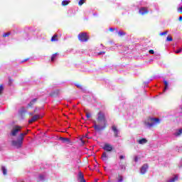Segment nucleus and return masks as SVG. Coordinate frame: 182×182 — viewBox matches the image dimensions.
Here are the masks:
<instances>
[{
  "label": "nucleus",
  "mask_w": 182,
  "mask_h": 182,
  "mask_svg": "<svg viewBox=\"0 0 182 182\" xmlns=\"http://www.w3.org/2000/svg\"><path fill=\"white\" fill-rule=\"evenodd\" d=\"M92 123V127L95 129V132H103V130H105L108 126L107 119H106V114H105V112L100 111L97 113V120H94Z\"/></svg>",
  "instance_id": "1"
},
{
  "label": "nucleus",
  "mask_w": 182,
  "mask_h": 182,
  "mask_svg": "<svg viewBox=\"0 0 182 182\" xmlns=\"http://www.w3.org/2000/svg\"><path fill=\"white\" fill-rule=\"evenodd\" d=\"M28 134V132H22L20 133L18 136L17 137V140L11 141V146L15 147V149H21L22 147V144H23V139H25V136Z\"/></svg>",
  "instance_id": "2"
},
{
  "label": "nucleus",
  "mask_w": 182,
  "mask_h": 182,
  "mask_svg": "<svg viewBox=\"0 0 182 182\" xmlns=\"http://www.w3.org/2000/svg\"><path fill=\"white\" fill-rule=\"evenodd\" d=\"M22 130V127L21 126H14L11 132V136L16 137L18 135V133Z\"/></svg>",
  "instance_id": "3"
},
{
  "label": "nucleus",
  "mask_w": 182,
  "mask_h": 182,
  "mask_svg": "<svg viewBox=\"0 0 182 182\" xmlns=\"http://www.w3.org/2000/svg\"><path fill=\"white\" fill-rule=\"evenodd\" d=\"M78 41H80V42H87V41H89L87 33H80L78 34Z\"/></svg>",
  "instance_id": "4"
},
{
  "label": "nucleus",
  "mask_w": 182,
  "mask_h": 182,
  "mask_svg": "<svg viewBox=\"0 0 182 182\" xmlns=\"http://www.w3.org/2000/svg\"><path fill=\"white\" fill-rule=\"evenodd\" d=\"M150 120L152 122H146V126H149V127H153L156 123H159L160 122V119L159 118H151Z\"/></svg>",
  "instance_id": "5"
},
{
  "label": "nucleus",
  "mask_w": 182,
  "mask_h": 182,
  "mask_svg": "<svg viewBox=\"0 0 182 182\" xmlns=\"http://www.w3.org/2000/svg\"><path fill=\"white\" fill-rule=\"evenodd\" d=\"M102 149L105 151H113V146H112L110 144L106 143V144H105Z\"/></svg>",
  "instance_id": "6"
},
{
  "label": "nucleus",
  "mask_w": 182,
  "mask_h": 182,
  "mask_svg": "<svg viewBox=\"0 0 182 182\" xmlns=\"http://www.w3.org/2000/svg\"><path fill=\"white\" fill-rule=\"evenodd\" d=\"M147 170H149V164H145L141 167V174H146Z\"/></svg>",
  "instance_id": "7"
},
{
  "label": "nucleus",
  "mask_w": 182,
  "mask_h": 182,
  "mask_svg": "<svg viewBox=\"0 0 182 182\" xmlns=\"http://www.w3.org/2000/svg\"><path fill=\"white\" fill-rule=\"evenodd\" d=\"M41 117H41V115H34L31 119L28 120V124H31V123H33V122H36V120H38V119H41Z\"/></svg>",
  "instance_id": "8"
},
{
  "label": "nucleus",
  "mask_w": 182,
  "mask_h": 182,
  "mask_svg": "<svg viewBox=\"0 0 182 182\" xmlns=\"http://www.w3.org/2000/svg\"><path fill=\"white\" fill-rule=\"evenodd\" d=\"M139 14L141 15H147V14H149V10L146 7H142L139 9Z\"/></svg>",
  "instance_id": "9"
},
{
  "label": "nucleus",
  "mask_w": 182,
  "mask_h": 182,
  "mask_svg": "<svg viewBox=\"0 0 182 182\" xmlns=\"http://www.w3.org/2000/svg\"><path fill=\"white\" fill-rule=\"evenodd\" d=\"M38 102V98L33 99L27 105V109H29V107H33V105Z\"/></svg>",
  "instance_id": "10"
},
{
  "label": "nucleus",
  "mask_w": 182,
  "mask_h": 182,
  "mask_svg": "<svg viewBox=\"0 0 182 182\" xmlns=\"http://www.w3.org/2000/svg\"><path fill=\"white\" fill-rule=\"evenodd\" d=\"M112 131L114 132V137H119V129L114 125L112 127Z\"/></svg>",
  "instance_id": "11"
},
{
  "label": "nucleus",
  "mask_w": 182,
  "mask_h": 182,
  "mask_svg": "<svg viewBox=\"0 0 182 182\" xmlns=\"http://www.w3.org/2000/svg\"><path fill=\"white\" fill-rule=\"evenodd\" d=\"M78 180L80 182H86V180L85 179V176H83V173H82V172H79L78 173Z\"/></svg>",
  "instance_id": "12"
},
{
  "label": "nucleus",
  "mask_w": 182,
  "mask_h": 182,
  "mask_svg": "<svg viewBox=\"0 0 182 182\" xmlns=\"http://www.w3.org/2000/svg\"><path fill=\"white\" fill-rule=\"evenodd\" d=\"M59 140H60L62 143H68V144H70V139L69 138L60 137Z\"/></svg>",
  "instance_id": "13"
},
{
  "label": "nucleus",
  "mask_w": 182,
  "mask_h": 182,
  "mask_svg": "<svg viewBox=\"0 0 182 182\" xmlns=\"http://www.w3.org/2000/svg\"><path fill=\"white\" fill-rule=\"evenodd\" d=\"M59 95V91L58 90H55L52 92L51 93H50V96L51 97H56V96H58Z\"/></svg>",
  "instance_id": "14"
},
{
  "label": "nucleus",
  "mask_w": 182,
  "mask_h": 182,
  "mask_svg": "<svg viewBox=\"0 0 182 182\" xmlns=\"http://www.w3.org/2000/svg\"><path fill=\"white\" fill-rule=\"evenodd\" d=\"M137 143H139V144H146V143H147V139L142 138L141 139H139Z\"/></svg>",
  "instance_id": "15"
},
{
  "label": "nucleus",
  "mask_w": 182,
  "mask_h": 182,
  "mask_svg": "<svg viewBox=\"0 0 182 182\" xmlns=\"http://www.w3.org/2000/svg\"><path fill=\"white\" fill-rule=\"evenodd\" d=\"M26 112V109H25V107H21V109L19 111V114L21 116H23Z\"/></svg>",
  "instance_id": "16"
},
{
  "label": "nucleus",
  "mask_w": 182,
  "mask_h": 182,
  "mask_svg": "<svg viewBox=\"0 0 182 182\" xmlns=\"http://www.w3.org/2000/svg\"><path fill=\"white\" fill-rule=\"evenodd\" d=\"M119 170H121V171H126V165H124L120 162L119 163Z\"/></svg>",
  "instance_id": "17"
},
{
  "label": "nucleus",
  "mask_w": 182,
  "mask_h": 182,
  "mask_svg": "<svg viewBox=\"0 0 182 182\" xmlns=\"http://www.w3.org/2000/svg\"><path fill=\"white\" fill-rule=\"evenodd\" d=\"M102 159L103 161H107V153L106 152L102 153Z\"/></svg>",
  "instance_id": "18"
},
{
  "label": "nucleus",
  "mask_w": 182,
  "mask_h": 182,
  "mask_svg": "<svg viewBox=\"0 0 182 182\" xmlns=\"http://www.w3.org/2000/svg\"><path fill=\"white\" fill-rule=\"evenodd\" d=\"M70 4V1L64 0V1H62L61 5L63 6H68V5Z\"/></svg>",
  "instance_id": "19"
},
{
  "label": "nucleus",
  "mask_w": 182,
  "mask_h": 182,
  "mask_svg": "<svg viewBox=\"0 0 182 182\" xmlns=\"http://www.w3.org/2000/svg\"><path fill=\"white\" fill-rule=\"evenodd\" d=\"M164 85L165 86L164 92H166V90H167V89H168V82H167V80H164Z\"/></svg>",
  "instance_id": "20"
},
{
  "label": "nucleus",
  "mask_w": 182,
  "mask_h": 182,
  "mask_svg": "<svg viewBox=\"0 0 182 182\" xmlns=\"http://www.w3.org/2000/svg\"><path fill=\"white\" fill-rule=\"evenodd\" d=\"M117 182H123V176L120 174V173H118V176L117 177Z\"/></svg>",
  "instance_id": "21"
},
{
  "label": "nucleus",
  "mask_w": 182,
  "mask_h": 182,
  "mask_svg": "<svg viewBox=\"0 0 182 182\" xmlns=\"http://www.w3.org/2000/svg\"><path fill=\"white\" fill-rule=\"evenodd\" d=\"M38 182H43L45 181V176L43 175H40L38 176V180L37 181Z\"/></svg>",
  "instance_id": "22"
},
{
  "label": "nucleus",
  "mask_w": 182,
  "mask_h": 182,
  "mask_svg": "<svg viewBox=\"0 0 182 182\" xmlns=\"http://www.w3.org/2000/svg\"><path fill=\"white\" fill-rule=\"evenodd\" d=\"M51 42H58V35L55 34L52 38H51Z\"/></svg>",
  "instance_id": "23"
},
{
  "label": "nucleus",
  "mask_w": 182,
  "mask_h": 182,
  "mask_svg": "<svg viewBox=\"0 0 182 182\" xmlns=\"http://www.w3.org/2000/svg\"><path fill=\"white\" fill-rule=\"evenodd\" d=\"M59 53H55L54 54L52 55L51 56V62H55V59H56V56H58Z\"/></svg>",
  "instance_id": "24"
},
{
  "label": "nucleus",
  "mask_w": 182,
  "mask_h": 182,
  "mask_svg": "<svg viewBox=\"0 0 182 182\" xmlns=\"http://www.w3.org/2000/svg\"><path fill=\"white\" fill-rule=\"evenodd\" d=\"M177 180H178V176H175V177L172 178L168 182H174V181H177Z\"/></svg>",
  "instance_id": "25"
},
{
  "label": "nucleus",
  "mask_w": 182,
  "mask_h": 182,
  "mask_svg": "<svg viewBox=\"0 0 182 182\" xmlns=\"http://www.w3.org/2000/svg\"><path fill=\"white\" fill-rule=\"evenodd\" d=\"M1 170L3 171L4 176H6L7 171L6 168H5V166H1Z\"/></svg>",
  "instance_id": "26"
},
{
  "label": "nucleus",
  "mask_w": 182,
  "mask_h": 182,
  "mask_svg": "<svg viewBox=\"0 0 182 182\" xmlns=\"http://www.w3.org/2000/svg\"><path fill=\"white\" fill-rule=\"evenodd\" d=\"M118 35H119V36H124V35H126V33L122 31H119L118 32Z\"/></svg>",
  "instance_id": "27"
},
{
  "label": "nucleus",
  "mask_w": 182,
  "mask_h": 182,
  "mask_svg": "<svg viewBox=\"0 0 182 182\" xmlns=\"http://www.w3.org/2000/svg\"><path fill=\"white\" fill-rule=\"evenodd\" d=\"M4 85H0V95H2V92H4Z\"/></svg>",
  "instance_id": "28"
},
{
  "label": "nucleus",
  "mask_w": 182,
  "mask_h": 182,
  "mask_svg": "<svg viewBox=\"0 0 182 182\" xmlns=\"http://www.w3.org/2000/svg\"><path fill=\"white\" fill-rule=\"evenodd\" d=\"M9 35H11V33L8 32V33H4L3 34V38H8V36H9Z\"/></svg>",
  "instance_id": "29"
},
{
  "label": "nucleus",
  "mask_w": 182,
  "mask_h": 182,
  "mask_svg": "<svg viewBox=\"0 0 182 182\" xmlns=\"http://www.w3.org/2000/svg\"><path fill=\"white\" fill-rule=\"evenodd\" d=\"M85 116L87 119H90V117H92V114H90V112H86Z\"/></svg>",
  "instance_id": "30"
},
{
  "label": "nucleus",
  "mask_w": 182,
  "mask_h": 182,
  "mask_svg": "<svg viewBox=\"0 0 182 182\" xmlns=\"http://www.w3.org/2000/svg\"><path fill=\"white\" fill-rule=\"evenodd\" d=\"M182 133V129H179L178 132L175 134V136H180Z\"/></svg>",
  "instance_id": "31"
},
{
  "label": "nucleus",
  "mask_w": 182,
  "mask_h": 182,
  "mask_svg": "<svg viewBox=\"0 0 182 182\" xmlns=\"http://www.w3.org/2000/svg\"><path fill=\"white\" fill-rule=\"evenodd\" d=\"M166 41H167V42H171V41H173V38L171 37V36H168V37L166 38Z\"/></svg>",
  "instance_id": "32"
},
{
  "label": "nucleus",
  "mask_w": 182,
  "mask_h": 182,
  "mask_svg": "<svg viewBox=\"0 0 182 182\" xmlns=\"http://www.w3.org/2000/svg\"><path fill=\"white\" fill-rule=\"evenodd\" d=\"M168 33V31H166L164 32L161 33L159 35L160 36H164V35H167Z\"/></svg>",
  "instance_id": "33"
},
{
  "label": "nucleus",
  "mask_w": 182,
  "mask_h": 182,
  "mask_svg": "<svg viewBox=\"0 0 182 182\" xmlns=\"http://www.w3.org/2000/svg\"><path fill=\"white\" fill-rule=\"evenodd\" d=\"M83 4H85V0H80V1L78 2V5H80V6H82Z\"/></svg>",
  "instance_id": "34"
},
{
  "label": "nucleus",
  "mask_w": 182,
  "mask_h": 182,
  "mask_svg": "<svg viewBox=\"0 0 182 182\" xmlns=\"http://www.w3.org/2000/svg\"><path fill=\"white\" fill-rule=\"evenodd\" d=\"M75 86L78 87V89H83V87L80 84H76Z\"/></svg>",
  "instance_id": "35"
},
{
  "label": "nucleus",
  "mask_w": 182,
  "mask_h": 182,
  "mask_svg": "<svg viewBox=\"0 0 182 182\" xmlns=\"http://www.w3.org/2000/svg\"><path fill=\"white\" fill-rule=\"evenodd\" d=\"M124 159H126V156H124V155L119 156V160H124Z\"/></svg>",
  "instance_id": "36"
},
{
  "label": "nucleus",
  "mask_w": 182,
  "mask_h": 182,
  "mask_svg": "<svg viewBox=\"0 0 182 182\" xmlns=\"http://www.w3.org/2000/svg\"><path fill=\"white\" fill-rule=\"evenodd\" d=\"M149 53L151 54V55H154V50H149Z\"/></svg>",
  "instance_id": "37"
},
{
  "label": "nucleus",
  "mask_w": 182,
  "mask_h": 182,
  "mask_svg": "<svg viewBox=\"0 0 182 182\" xmlns=\"http://www.w3.org/2000/svg\"><path fill=\"white\" fill-rule=\"evenodd\" d=\"M105 53H106V51H102V52L98 53V55H105Z\"/></svg>",
  "instance_id": "38"
},
{
  "label": "nucleus",
  "mask_w": 182,
  "mask_h": 182,
  "mask_svg": "<svg viewBox=\"0 0 182 182\" xmlns=\"http://www.w3.org/2000/svg\"><path fill=\"white\" fill-rule=\"evenodd\" d=\"M109 31H110V32H113V31H117V28H110Z\"/></svg>",
  "instance_id": "39"
},
{
  "label": "nucleus",
  "mask_w": 182,
  "mask_h": 182,
  "mask_svg": "<svg viewBox=\"0 0 182 182\" xmlns=\"http://www.w3.org/2000/svg\"><path fill=\"white\" fill-rule=\"evenodd\" d=\"M182 51V48H180L176 51V53H180Z\"/></svg>",
  "instance_id": "40"
},
{
  "label": "nucleus",
  "mask_w": 182,
  "mask_h": 182,
  "mask_svg": "<svg viewBox=\"0 0 182 182\" xmlns=\"http://www.w3.org/2000/svg\"><path fill=\"white\" fill-rule=\"evenodd\" d=\"M27 60H29V58H26L23 60L21 61V63H23V62H27Z\"/></svg>",
  "instance_id": "41"
},
{
  "label": "nucleus",
  "mask_w": 182,
  "mask_h": 182,
  "mask_svg": "<svg viewBox=\"0 0 182 182\" xmlns=\"http://www.w3.org/2000/svg\"><path fill=\"white\" fill-rule=\"evenodd\" d=\"M134 161H135L136 163H137V161H139V157L135 156V157H134Z\"/></svg>",
  "instance_id": "42"
},
{
  "label": "nucleus",
  "mask_w": 182,
  "mask_h": 182,
  "mask_svg": "<svg viewBox=\"0 0 182 182\" xmlns=\"http://www.w3.org/2000/svg\"><path fill=\"white\" fill-rule=\"evenodd\" d=\"M11 83H12V80H11V78L9 79V84L11 85Z\"/></svg>",
  "instance_id": "43"
},
{
  "label": "nucleus",
  "mask_w": 182,
  "mask_h": 182,
  "mask_svg": "<svg viewBox=\"0 0 182 182\" xmlns=\"http://www.w3.org/2000/svg\"><path fill=\"white\" fill-rule=\"evenodd\" d=\"M28 114H29V116H33V113H32V112H29Z\"/></svg>",
  "instance_id": "44"
},
{
  "label": "nucleus",
  "mask_w": 182,
  "mask_h": 182,
  "mask_svg": "<svg viewBox=\"0 0 182 182\" xmlns=\"http://www.w3.org/2000/svg\"><path fill=\"white\" fill-rule=\"evenodd\" d=\"M179 21H182V16L179 17Z\"/></svg>",
  "instance_id": "45"
},
{
  "label": "nucleus",
  "mask_w": 182,
  "mask_h": 182,
  "mask_svg": "<svg viewBox=\"0 0 182 182\" xmlns=\"http://www.w3.org/2000/svg\"><path fill=\"white\" fill-rule=\"evenodd\" d=\"M37 109H38V108H36V109H34V113H36V112Z\"/></svg>",
  "instance_id": "46"
},
{
  "label": "nucleus",
  "mask_w": 182,
  "mask_h": 182,
  "mask_svg": "<svg viewBox=\"0 0 182 182\" xmlns=\"http://www.w3.org/2000/svg\"><path fill=\"white\" fill-rule=\"evenodd\" d=\"M82 141L83 144H85V141Z\"/></svg>",
  "instance_id": "47"
},
{
  "label": "nucleus",
  "mask_w": 182,
  "mask_h": 182,
  "mask_svg": "<svg viewBox=\"0 0 182 182\" xmlns=\"http://www.w3.org/2000/svg\"><path fill=\"white\" fill-rule=\"evenodd\" d=\"M95 182H97V179H95Z\"/></svg>",
  "instance_id": "48"
}]
</instances>
